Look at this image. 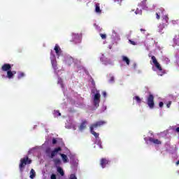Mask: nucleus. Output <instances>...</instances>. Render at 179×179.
<instances>
[{
  "mask_svg": "<svg viewBox=\"0 0 179 179\" xmlns=\"http://www.w3.org/2000/svg\"><path fill=\"white\" fill-rule=\"evenodd\" d=\"M106 124H107V122H106L104 120H100V121H97L95 123H93L90 125V133L92 134V135H94V136L96 138V139L99 138V136L100 134H99V133H96V131H94V129H96V128L103 127V125H106Z\"/></svg>",
  "mask_w": 179,
  "mask_h": 179,
  "instance_id": "obj_1",
  "label": "nucleus"
},
{
  "mask_svg": "<svg viewBox=\"0 0 179 179\" xmlns=\"http://www.w3.org/2000/svg\"><path fill=\"white\" fill-rule=\"evenodd\" d=\"M92 93H96L93 97V103L94 107H99V106H100V97H101V95L100 94V91L97 90L96 88H94L93 90H92Z\"/></svg>",
  "mask_w": 179,
  "mask_h": 179,
  "instance_id": "obj_2",
  "label": "nucleus"
},
{
  "mask_svg": "<svg viewBox=\"0 0 179 179\" xmlns=\"http://www.w3.org/2000/svg\"><path fill=\"white\" fill-rule=\"evenodd\" d=\"M151 59H152V63L155 65V68H157V69H158V71H159L158 73V75L159 76H163V75H164V73H166V72H164V71H163V69L162 68V66H160V63L159 62H157V59H156V57L152 56Z\"/></svg>",
  "mask_w": 179,
  "mask_h": 179,
  "instance_id": "obj_3",
  "label": "nucleus"
},
{
  "mask_svg": "<svg viewBox=\"0 0 179 179\" xmlns=\"http://www.w3.org/2000/svg\"><path fill=\"white\" fill-rule=\"evenodd\" d=\"M26 164H31V159H29L27 156L20 159L19 169L21 173H23V169H24Z\"/></svg>",
  "mask_w": 179,
  "mask_h": 179,
  "instance_id": "obj_4",
  "label": "nucleus"
},
{
  "mask_svg": "<svg viewBox=\"0 0 179 179\" xmlns=\"http://www.w3.org/2000/svg\"><path fill=\"white\" fill-rule=\"evenodd\" d=\"M147 104L150 108H155V96L153 94H150L147 98Z\"/></svg>",
  "mask_w": 179,
  "mask_h": 179,
  "instance_id": "obj_5",
  "label": "nucleus"
},
{
  "mask_svg": "<svg viewBox=\"0 0 179 179\" xmlns=\"http://www.w3.org/2000/svg\"><path fill=\"white\" fill-rule=\"evenodd\" d=\"M145 141L146 142V143L148 144V141H149V142H151L152 143H154L155 145H162V141H160V140L159 139H155L152 137H145L144 138Z\"/></svg>",
  "mask_w": 179,
  "mask_h": 179,
  "instance_id": "obj_6",
  "label": "nucleus"
},
{
  "mask_svg": "<svg viewBox=\"0 0 179 179\" xmlns=\"http://www.w3.org/2000/svg\"><path fill=\"white\" fill-rule=\"evenodd\" d=\"M61 150H62V148H61V147L55 148L54 150L50 152V155L49 156V157H50V159H54V157H55V156L58 155V152H61Z\"/></svg>",
  "mask_w": 179,
  "mask_h": 179,
  "instance_id": "obj_7",
  "label": "nucleus"
},
{
  "mask_svg": "<svg viewBox=\"0 0 179 179\" xmlns=\"http://www.w3.org/2000/svg\"><path fill=\"white\" fill-rule=\"evenodd\" d=\"M155 15H156V19H157V20H159L160 17L164 15V8H157Z\"/></svg>",
  "mask_w": 179,
  "mask_h": 179,
  "instance_id": "obj_8",
  "label": "nucleus"
},
{
  "mask_svg": "<svg viewBox=\"0 0 179 179\" xmlns=\"http://www.w3.org/2000/svg\"><path fill=\"white\" fill-rule=\"evenodd\" d=\"M107 164H110V160L107 159V158H102L100 160V166L102 169H106Z\"/></svg>",
  "mask_w": 179,
  "mask_h": 179,
  "instance_id": "obj_9",
  "label": "nucleus"
},
{
  "mask_svg": "<svg viewBox=\"0 0 179 179\" xmlns=\"http://www.w3.org/2000/svg\"><path fill=\"white\" fill-rule=\"evenodd\" d=\"M11 69H12V66H10V64H4L1 66V71H3V72H8V71H10Z\"/></svg>",
  "mask_w": 179,
  "mask_h": 179,
  "instance_id": "obj_10",
  "label": "nucleus"
},
{
  "mask_svg": "<svg viewBox=\"0 0 179 179\" xmlns=\"http://www.w3.org/2000/svg\"><path fill=\"white\" fill-rule=\"evenodd\" d=\"M55 51L56 55H57V57H59V55H61V48H59V45H58V44L55 45Z\"/></svg>",
  "mask_w": 179,
  "mask_h": 179,
  "instance_id": "obj_11",
  "label": "nucleus"
},
{
  "mask_svg": "<svg viewBox=\"0 0 179 179\" xmlns=\"http://www.w3.org/2000/svg\"><path fill=\"white\" fill-rule=\"evenodd\" d=\"M86 124H87V120H83L82 123L80 124L79 127L80 131H83L84 129H86Z\"/></svg>",
  "mask_w": 179,
  "mask_h": 179,
  "instance_id": "obj_12",
  "label": "nucleus"
},
{
  "mask_svg": "<svg viewBox=\"0 0 179 179\" xmlns=\"http://www.w3.org/2000/svg\"><path fill=\"white\" fill-rule=\"evenodd\" d=\"M51 64L55 71H57V69H58V66H57V59H55V56H54V59H51Z\"/></svg>",
  "mask_w": 179,
  "mask_h": 179,
  "instance_id": "obj_13",
  "label": "nucleus"
},
{
  "mask_svg": "<svg viewBox=\"0 0 179 179\" xmlns=\"http://www.w3.org/2000/svg\"><path fill=\"white\" fill-rule=\"evenodd\" d=\"M60 156H61L64 163H68V162H69V160L68 159V156H66V155L60 154Z\"/></svg>",
  "mask_w": 179,
  "mask_h": 179,
  "instance_id": "obj_14",
  "label": "nucleus"
},
{
  "mask_svg": "<svg viewBox=\"0 0 179 179\" xmlns=\"http://www.w3.org/2000/svg\"><path fill=\"white\" fill-rule=\"evenodd\" d=\"M147 0H143L139 5L143 8V9H148V6H146Z\"/></svg>",
  "mask_w": 179,
  "mask_h": 179,
  "instance_id": "obj_15",
  "label": "nucleus"
},
{
  "mask_svg": "<svg viewBox=\"0 0 179 179\" xmlns=\"http://www.w3.org/2000/svg\"><path fill=\"white\" fill-rule=\"evenodd\" d=\"M95 12L96 13H101V10L100 9V4L99 3H96L95 4Z\"/></svg>",
  "mask_w": 179,
  "mask_h": 179,
  "instance_id": "obj_16",
  "label": "nucleus"
},
{
  "mask_svg": "<svg viewBox=\"0 0 179 179\" xmlns=\"http://www.w3.org/2000/svg\"><path fill=\"white\" fill-rule=\"evenodd\" d=\"M122 61L123 62H126L127 65H129L131 61L126 56H122Z\"/></svg>",
  "mask_w": 179,
  "mask_h": 179,
  "instance_id": "obj_17",
  "label": "nucleus"
},
{
  "mask_svg": "<svg viewBox=\"0 0 179 179\" xmlns=\"http://www.w3.org/2000/svg\"><path fill=\"white\" fill-rule=\"evenodd\" d=\"M133 99L136 100V103H138V104H141V103H142V99L138 96H134L133 98Z\"/></svg>",
  "mask_w": 179,
  "mask_h": 179,
  "instance_id": "obj_18",
  "label": "nucleus"
},
{
  "mask_svg": "<svg viewBox=\"0 0 179 179\" xmlns=\"http://www.w3.org/2000/svg\"><path fill=\"white\" fill-rule=\"evenodd\" d=\"M7 78L8 79H13V74L10 70L7 71Z\"/></svg>",
  "mask_w": 179,
  "mask_h": 179,
  "instance_id": "obj_19",
  "label": "nucleus"
},
{
  "mask_svg": "<svg viewBox=\"0 0 179 179\" xmlns=\"http://www.w3.org/2000/svg\"><path fill=\"white\" fill-rule=\"evenodd\" d=\"M30 178L33 179L34 177H36V171H34V169H31L30 171Z\"/></svg>",
  "mask_w": 179,
  "mask_h": 179,
  "instance_id": "obj_20",
  "label": "nucleus"
},
{
  "mask_svg": "<svg viewBox=\"0 0 179 179\" xmlns=\"http://www.w3.org/2000/svg\"><path fill=\"white\" fill-rule=\"evenodd\" d=\"M53 162L56 166H59L61 164V159H59V158L55 159Z\"/></svg>",
  "mask_w": 179,
  "mask_h": 179,
  "instance_id": "obj_21",
  "label": "nucleus"
},
{
  "mask_svg": "<svg viewBox=\"0 0 179 179\" xmlns=\"http://www.w3.org/2000/svg\"><path fill=\"white\" fill-rule=\"evenodd\" d=\"M54 117H61V113H59V110H54L53 113Z\"/></svg>",
  "mask_w": 179,
  "mask_h": 179,
  "instance_id": "obj_22",
  "label": "nucleus"
},
{
  "mask_svg": "<svg viewBox=\"0 0 179 179\" xmlns=\"http://www.w3.org/2000/svg\"><path fill=\"white\" fill-rule=\"evenodd\" d=\"M57 172L60 173V175L63 177L64 176V169L61 167L57 168Z\"/></svg>",
  "mask_w": 179,
  "mask_h": 179,
  "instance_id": "obj_23",
  "label": "nucleus"
},
{
  "mask_svg": "<svg viewBox=\"0 0 179 179\" xmlns=\"http://www.w3.org/2000/svg\"><path fill=\"white\" fill-rule=\"evenodd\" d=\"M22 78H24V73L23 72L18 73L17 79H22Z\"/></svg>",
  "mask_w": 179,
  "mask_h": 179,
  "instance_id": "obj_24",
  "label": "nucleus"
},
{
  "mask_svg": "<svg viewBox=\"0 0 179 179\" xmlns=\"http://www.w3.org/2000/svg\"><path fill=\"white\" fill-rule=\"evenodd\" d=\"M57 83L61 85V87L64 88V82L62 79L59 78Z\"/></svg>",
  "mask_w": 179,
  "mask_h": 179,
  "instance_id": "obj_25",
  "label": "nucleus"
},
{
  "mask_svg": "<svg viewBox=\"0 0 179 179\" xmlns=\"http://www.w3.org/2000/svg\"><path fill=\"white\" fill-rule=\"evenodd\" d=\"M51 148H47L46 149H45V153H46V155H50V154H51Z\"/></svg>",
  "mask_w": 179,
  "mask_h": 179,
  "instance_id": "obj_26",
  "label": "nucleus"
},
{
  "mask_svg": "<svg viewBox=\"0 0 179 179\" xmlns=\"http://www.w3.org/2000/svg\"><path fill=\"white\" fill-rule=\"evenodd\" d=\"M100 36L103 40H106L107 38V35L106 34H100Z\"/></svg>",
  "mask_w": 179,
  "mask_h": 179,
  "instance_id": "obj_27",
  "label": "nucleus"
},
{
  "mask_svg": "<svg viewBox=\"0 0 179 179\" xmlns=\"http://www.w3.org/2000/svg\"><path fill=\"white\" fill-rule=\"evenodd\" d=\"M69 179H78V178L76 177V175L72 173L70 175Z\"/></svg>",
  "mask_w": 179,
  "mask_h": 179,
  "instance_id": "obj_28",
  "label": "nucleus"
},
{
  "mask_svg": "<svg viewBox=\"0 0 179 179\" xmlns=\"http://www.w3.org/2000/svg\"><path fill=\"white\" fill-rule=\"evenodd\" d=\"M163 20H165V22H166V23H168V22H169V16H167V15H164Z\"/></svg>",
  "mask_w": 179,
  "mask_h": 179,
  "instance_id": "obj_29",
  "label": "nucleus"
},
{
  "mask_svg": "<svg viewBox=\"0 0 179 179\" xmlns=\"http://www.w3.org/2000/svg\"><path fill=\"white\" fill-rule=\"evenodd\" d=\"M129 42L130 43V44H131V45H136V42L129 39Z\"/></svg>",
  "mask_w": 179,
  "mask_h": 179,
  "instance_id": "obj_30",
  "label": "nucleus"
},
{
  "mask_svg": "<svg viewBox=\"0 0 179 179\" xmlns=\"http://www.w3.org/2000/svg\"><path fill=\"white\" fill-rule=\"evenodd\" d=\"M171 106V101H169L167 103V104H166L167 108H170Z\"/></svg>",
  "mask_w": 179,
  "mask_h": 179,
  "instance_id": "obj_31",
  "label": "nucleus"
},
{
  "mask_svg": "<svg viewBox=\"0 0 179 179\" xmlns=\"http://www.w3.org/2000/svg\"><path fill=\"white\" fill-rule=\"evenodd\" d=\"M51 179H57V176H55V174H52L50 176Z\"/></svg>",
  "mask_w": 179,
  "mask_h": 179,
  "instance_id": "obj_32",
  "label": "nucleus"
},
{
  "mask_svg": "<svg viewBox=\"0 0 179 179\" xmlns=\"http://www.w3.org/2000/svg\"><path fill=\"white\" fill-rule=\"evenodd\" d=\"M163 106H164V103H163L162 101L159 102V106L162 108V107H163Z\"/></svg>",
  "mask_w": 179,
  "mask_h": 179,
  "instance_id": "obj_33",
  "label": "nucleus"
},
{
  "mask_svg": "<svg viewBox=\"0 0 179 179\" xmlns=\"http://www.w3.org/2000/svg\"><path fill=\"white\" fill-rule=\"evenodd\" d=\"M102 96H103L104 97H107V92H106V91H103L102 92Z\"/></svg>",
  "mask_w": 179,
  "mask_h": 179,
  "instance_id": "obj_34",
  "label": "nucleus"
},
{
  "mask_svg": "<svg viewBox=\"0 0 179 179\" xmlns=\"http://www.w3.org/2000/svg\"><path fill=\"white\" fill-rule=\"evenodd\" d=\"M57 143V138H52V145H55Z\"/></svg>",
  "mask_w": 179,
  "mask_h": 179,
  "instance_id": "obj_35",
  "label": "nucleus"
},
{
  "mask_svg": "<svg viewBox=\"0 0 179 179\" xmlns=\"http://www.w3.org/2000/svg\"><path fill=\"white\" fill-rule=\"evenodd\" d=\"M159 29H161V30H163V29H164V25L160 24V25L159 26Z\"/></svg>",
  "mask_w": 179,
  "mask_h": 179,
  "instance_id": "obj_36",
  "label": "nucleus"
},
{
  "mask_svg": "<svg viewBox=\"0 0 179 179\" xmlns=\"http://www.w3.org/2000/svg\"><path fill=\"white\" fill-rule=\"evenodd\" d=\"M115 2H122V0H114Z\"/></svg>",
  "mask_w": 179,
  "mask_h": 179,
  "instance_id": "obj_37",
  "label": "nucleus"
},
{
  "mask_svg": "<svg viewBox=\"0 0 179 179\" xmlns=\"http://www.w3.org/2000/svg\"><path fill=\"white\" fill-rule=\"evenodd\" d=\"M12 73H13V75H16V71H12Z\"/></svg>",
  "mask_w": 179,
  "mask_h": 179,
  "instance_id": "obj_38",
  "label": "nucleus"
},
{
  "mask_svg": "<svg viewBox=\"0 0 179 179\" xmlns=\"http://www.w3.org/2000/svg\"><path fill=\"white\" fill-rule=\"evenodd\" d=\"M140 30H141V31H146V30L143 29H141Z\"/></svg>",
  "mask_w": 179,
  "mask_h": 179,
  "instance_id": "obj_39",
  "label": "nucleus"
},
{
  "mask_svg": "<svg viewBox=\"0 0 179 179\" xmlns=\"http://www.w3.org/2000/svg\"><path fill=\"white\" fill-rule=\"evenodd\" d=\"M80 2H86V0H80Z\"/></svg>",
  "mask_w": 179,
  "mask_h": 179,
  "instance_id": "obj_40",
  "label": "nucleus"
},
{
  "mask_svg": "<svg viewBox=\"0 0 179 179\" xmlns=\"http://www.w3.org/2000/svg\"><path fill=\"white\" fill-rule=\"evenodd\" d=\"M178 164H179V160L176 162V166H178Z\"/></svg>",
  "mask_w": 179,
  "mask_h": 179,
  "instance_id": "obj_41",
  "label": "nucleus"
},
{
  "mask_svg": "<svg viewBox=\"0 0 179 179\" xmlns=\"http://www.w3.org/2000/svg\"><path fill=\"white\" fill-rule=\"evenodd\" d=\"M136 15H138V10L135 11Z\"/></svg>",
  "mask_w": 179,
  "mask_h": 179,
  "instance_id": "obj_42",
  "label": "nucleus"
},
{
  "mask_svg": "<svg viewBox=\"0 0 179 179\" xmlns=\"http://www.w3.org/2000/svg\"><path fill=\"white\" fill-rule=\"evenodd\" d=\"M111 80H114V78H111Z\"/></svg>",
  "mask_w": 179,
  "mask_h": 179,
  "instance_id": "obj_43",
  "label": "nucleus"
},
{
  "mask_svg": "<svg viewBox=\"0 0 179 179\" xmlns=\"http://www.w3.org/2000/svg\"><path fill=\"white\" fill-rule=\"evenodd\" d=\"M113 33H115V31H113Z\"/></svg>",
  "mask_w": 179,
  "mask_h": 179,
  "instance_id": "obj_44",
  "label": "nucleus"
},
{
  "mask_svg": "<svg viewBox=\"0 0 179 179\" xmlns=\"http://www.w3.org/2000/svg\"><path fill=\"white\" fill-rule=\"evenodd\" d=\"M100 148H102L103 147H101V145H100Z\"/></svg>",
  "mask_w": 179,
  "mask_h": 179,
  "instance_id": "obj_45",
  "label": "nucleus"
}]
</instances>
